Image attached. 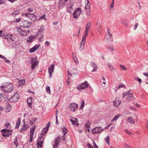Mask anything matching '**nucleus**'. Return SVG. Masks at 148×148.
Instances as JSON below:
<instances>
[{
  "label": "nucleus",
  "instance_id": "obj_24",
  "mask_svg": "<svg viewBox=\"0 0 148 148\" xmlns=\"http://www.w3.org/2000/svg\"><path fill=\"white\" fill-rule=\"evenodd\" d=\"M4 127L7 128H11L12 126L10 124V123L8 121H7L5 123L4 125Z\"/></svg>",
  "mask_w": 148,
  "mask_h": 148
},
{
  "label": "nucleus",
  "instance_id": "obj_29",
  "mask_svg": "<svg viewBox=\"0 0 148 148\" xmlns=\"http://www.w3.org/2000/svg\"><path fill=\"white\" fill-rule=\"evenodd\" d=\"M18 142L16 140H14V141L12 144V147L13 148H16L18 146Z\"/></svg>",
  "mask_w": 148,
  "mask_h": 148
},
{
  "label": "nucleus",
  "instance_id": "obj_17",
  "mask_svg": "<svg viewBox=\"0 0 148 148\" xmlns=\"http://www.w3.org/2000/svg\"><path fill=\"white\" fill-rule=\"evenodd\" d=\"M60 138L58 136L56 137L54 141L55 143L53 145V148H58V144L60 142Z\"/></svg>",
  "mask_w": 148,
  "mask_h": 148
},
{
  "label": "nucleus",
  "instance_id": "obj_44",
  "mask_svg": "<svg viewBox=\"0 0 148 148\" xmlns=\"http://www.w3.org/2000/svg\"><path fill=\"white\" fill-rule=\"evenodd\" d=\"M91 26V23L90 22H88L86 25V28L87 29H90Z\"/></svg>",
  "mask_w": 148,
  "mask_h": 148
},
{
  "label": "nucleus",
  "instance_id": "obj_2",
  "mask_svg": "<svg viewBox=\"0 0 148 148\" xmlns=\"http://www.w3.org/2000/svg\"><path fill=\"white\" fill-rule=\"evenodd\" d=\"M16 31L17 34H19L20 36H27L29 33V30L25 31L21 29L20 27H16Z\"/></svg>",
  "mask_w": 148,
  "mask_h": 148
},
{
  "label": "nucleus",
  "instance_id": "obj_28",
  "mask_svg": "<svg viewBox=\"0 0 148 148\" xmlns=\"http://www.w3.org/2000/svg\"><path fill=\"white\" fill-rule=\"evenodd\" d=\"M48 125L46 126V127H45L42 130V132H43L46 133L48 131V129L50 127V122H49L48 123Z\"/></svg>",
  "mask_w": 148,
  "mask_h": 148
},
{
  "label": "nucleus",
  "instance_id": "obj_30",
  "mask_svg": "<svg viewBox=\"0 0 148 148\" xmlns=\"http://www.w3.org/2000/svg\"><path fill=\"white\" fill-rule=\"evenodd\" d=\"M20 13L19 10H16L14 11L13 13L12 14V15L14 17H15L18 14Z\"/></svg>",
  "mask_w": 148,
  "mask_h": 148
},
{
  "label": "nucleus",
  "instance_id": "obj_60",
  "mask_svg": "<svg viewBox=\"0 0 148 148\" xmlns=\"http://www.w3.org/2000/svg\"><path fill=\"white\" fill-rule=\"evenodd\" d=\"M87 145L88 146V148H93V146L90 145L89 143H88Z\"/></svg>",
  "mask_w": 148,
  "mask_h": 148
},
{
  "label": "nucleus",
  "instance_id": "obj_14",
  "mask_svg": "<svg viewBox=\"0 0 148 148\" xmlns=\"http://www.w3.org/2000/svg\"><path fill=\"white\" fill-rule=\"evenodd\" d=\"M88 84L87 81H85L80 85H79L77 87V88L78 90H80L84 89L87 87L88 86Z\"/></svg>",
  "mask_w": 148,
  "mask_h": 148
},
{
  "label": "nucleus",
  "instance_id": "obj_13",
  "mask_svg": "<svg viewBox=\"0 0 148 148\" xmlns=\"http://www.w3.org/2000/svg\"><path fill=\"white\" fill-rule=\"evenodd\" d=\"M70 121L74 126L77 127L78 126L79 124L77 118L73 117H71Z\"/></svg>",
  "mask_w": 148,
  "mask_h": 148
},
{
  "label": "nucleus",
  "instance_id": "obj_11",
  "mask_svg": "<svg viewBox=\"0 0 148 148\" xmlns=\"http://www.w3.org/2000/svg\"><path fill=\"white\" fill-rule=\"evenodd\" d=\"M82 12V11L81 9L79 8H78L75 10L73 13V18L77 19L81 13Z\"/></svg>",
  "mask_w": 148,
  "mask_h": 148
},
{
  "label": "nucleus",
  "instance_id": "obj_48",
  "mask_svg": "<svg viewBox=\"0 0 148 148\" xmlns=\"http://www.w3.org/2000/svg\"><path fill=\"white\" fill-rule=\"evenodd\" d=\"M21 21V18H19L17 19H15L14 20V22L15 23H18L19 22Z\"/></svg>",
  "mask_w": 148,
  "mask_h": 148
},
{
  "label": "nucleus",
  "instance_id": "obj_40",
  "mask_svg": "<svg viewBox=\"0 0 148 148\" xmlns=\"http://www.w3.org/2000/svg\"><path fill=\"white\" fill-rule=\"evenodd\" d=\"M88 35L84 34L82 37V40L81 41V42H82V43H83V42H85V40L86 38V37Z\"/></svg>",
  "mask_w": 148,
  "mask_h": 148
},
{
  "label": "nucleus",
  "instance_id": "obj_41",
  "mask_svg": "<svg viewBox=\"0 0 148 148\" xmlns=\"http://www.w3.org/2000/svg\"><path fill=\"white\" fill-rule=\"evenodd\" d=\"M88 35L84 34L82 37V40L81 41V42H82V43H83V42H85V40L86 38V37Z\"/></svg>",
  "mask_w": 148,
  "mask_h": 148
},
{
  "label": "nucleus",
  "instance_id": "obj_54",
  "mask_svg": "<svg viewBox=\"0 0 148 148\" xmlns=\"http://www.w3.org/2000/svg\"><path fill=\"white\" fill-rule=\"evenodd\" d=\"M46 90L47 92H50V88L49 86H47L46 88Z\"/></svg>",
  "mask_w": 148,
  "mask_h": 148
},
{
  "label": "nucleus",
  "instance_id": "obj_51",
  "mask_svg": "<svg viewBox=\"0 0 148 148\" xmlns=\"http://www.w3.org/2000/svg\"><path fill=\"white\" fill-rule=\"evenodd\" d=\"M124 146L126 148H132L128 144H125L124 145Z\"/></svg>",
  "mask_w": 148,
  "mask_h": 148
},
{
  "label": "nucleus",
  "instance_id": "obj_3",
  "mask_svg": "<svg viewBox=\"0 0 148 148\" xmlns=\"http://www.w3.org/2000/svg\"><path fill=\"white\" fill-rule=\"evenodd\" d=\"M3 136L5 138L9 137L12 135L13 130L11 129H3L1 131Z\"/></svg>",
  "mask_w": 148,
  "mask_h": 148
},
{
  "label": "nucleus",
  "instance_id": "obj_37",
  "mask_svg": "<svg viewBox=\"0 0 148 148\" xmlns=\"http://www.w3.org/2000/svg\"><path fill=\"white\" fill-rule=\"evenodd\" d=\"M121 116L120 115H117L115 116L113 118V119L111 120L112 122H113L114 121H116L118 118Z\"/></svg>",
  "mask_w": 148,
  "mask_h": 148
},
{
  "label": "nucleus",
  "instance_id": "obj_4",
  "mask_svg": "<svg viewBox=\"0 0 148 148\" xmlns=\"http://www.w3.org/2000/svg\"><path fill=\"white\" fill-rule=\"evenodd\" d=\"M20 98V95L18 93H15L14 95L9 99V101L11 102H14L17 101Z\"/></svg>",
  "mask_w": 148,
  "mask_h": 148
},
{
  "label": "nucleus",
  "instance_id": "obj_39",
  "mask_svg": "<svg viewBox=\"0 0 148 148\" xmlns=\"http://www.w3.org/2000/svg\"><path fill=\"white\" fill-rule=\"evenodd\" d=\"M84 104V100H83L81 102V106L79 107V108L80 109L82 110L83 109Z\"/></svg>",
  "mask_w": 148,
  "mask_h": 148
},
{
  "label": "nucleus",
  "instance_id": "obj_50",
  "mask_svg": "<svg viewBox=\"0 0 148 148\" xmlns=\"http://www.w3.org/2000/svg\"><path fill=\"white\" fill-rule=\"evenodd\" d=\"M42 132L40 134V136L39 138H43V136H44V135L46 134L45 133L43 132Z\"/></svg>",
  "mask_w": 148,
  "mask_h": 148
},
{
  "label": "nucleus",
  "instance_id": "obj_33",
  "mask_svg": "<svg viewBox=\"0 0 148 148\" xmlns=\"http://www.w3.org/2000/svg\"><path fill=\"white\" fill-rule=\"evenodd\" d=\"M67 1L68 0H60L59 1V4L61 5H64Z\"/></svg>",
  "mask_w": 148,
  "mask_h": 148
},
{
  "label": "nucleus",
  "instance_id": "obj_16",
  "mask_svg": "<svg viewBox=\"0 0 148 148\" xmlns=\"http://www.w3.org/2000/svg\"><path fill=\"white\" fill-rule=\"evenodd\" d=\"M44 140V138H39L38 139L37 143V146L38 148H42V144Z\"/></svg>",
  "mask_w": 148,
  "mask_h": 148
},
{
  "label": "nucleus",
  "instance_id": "obj_56",
  "mask_svg": "<svg viewBox=\"0 0 148 148\" xmlns=\"http://www.w3.org/2000/svg\"><path fill=\"white\" fill-rule=\"evenodd\" d=\"M125 132L127 133L128 134H129L130 135H131L132 134V133L130 132L128 130H125Z\"/></svg>",
  "mask_w": 148,
  "mask_h": 148
},
{
  "label": "nucleus",
  "instance_id": "obj_46",
  "mask_svg": "<svg viewBox=\"0 0 148 148\" xmlns=\"http://www.w3.org/2000/svg\"><path fill=\"white\" fill-rule=\"evenodd\" d=\"M87 15L88 16H90L91 13L90 12V9L86 10Z\"/></svg>",
  "mask_w": 148,
  "mask_h": 148
},
{
  "label": "nucleus",
  "instance_id": "obj_12",
  "mask_svg": "<svg viewBox=\"0 0 148 148\" xmlns=\"http://www.w3.org/2000/svg\"><path fill=\"white\" fill-rule=\"evenodd\" d=\"M35 128V126H34L33 127H31L30 129V140L29 141V143H31L33 140L34 133Z\"/></svg>",
  "mask_w": 148,
  "mask_h": 148
},
{
  "label": "nucleus",
  "instance_id": "obj_35",
  "mask_svg": "<svg viewBox=\"0 0 148 148\" xmlns=\"http://www.w3.org/2000/svg\"><path fill=\"white\" fill-rule=\"evenodd\" d=\"M34 38L33 36H31L30 37L28 38L27 40V42L29 43L31 42L34 40Z\"/></svg>",
  "mask_w": 148,
  "mask_h": 148
},
{
  "label": "nucleus",
  "instance_id": "obj_15",
  "mask_svg": "<svg viewBox=\"0 0 148 148\" xmlns=\"http://www.w3.org/2000/svg\"><path fill=\"white\" fill-rule=\"evenodd\" d=\"M78 107L77 104L75 103L70 104L69 106V108L71 111L74 112Z\"/></svg>",
  "mask_w": 148,
  "mask_h": 148
},
{
  "label": "nucleus",
  "instance_id": "obj_38",
  "mask_svg": "<svg viewBox=\"0 0 148 148\" xmlns=\"http://www.w3.org/2000/svg\"><path fill=\"white\" fill-rule=\"evenodd\" d=\"M85 43V42H83V43H82V42H81L80 43V49L81 50H82L84 49V46Z\"/></svg>",
  "mask_w": 148,
  "mask_h": 148
},
{
  "label": "nucleus",
  "instance_id": "obj_27",
  "mask_svg": "<svg viewBox=\"0 0 148 148\" xmlns=\"http://www.w3.org/2000/svg\"><path fill=\"white\" fill-rule=\"evenodd\" d=\"M21 124V118H19L16 122V125L15 126V128L18 129L20 126Z\"/></svg>",
  "mask_w": 148,
  "mask_h": 148
},
{
  "label": "nucleus",
  "instance_id": "obj_1",
  "mask_svg": "<svg viewBox=\"0 0 148 148\" xmlns=\"http://www.w3.org/2000/svg\"><path fill=\"white\" fill-rule=\"evenodd\" d=\"M1 89L5 92H10L14 89L13 84L10 82L3 83L1 86Z\"/></svg>",
  "mask_w": 148,
  "mask_h": 148
},
{
  "label": "nucleus",
  "instance_id": "obj_61",
  "mask_svg": "<svg viewBox=\"0 0 148 148\" xmlns=\"http://www.w3.org/2000/svg\"><path fill=\"white\" fill-rule=\"evenodd\" d=\"M89 32V30H88V29H87L86 28V30L85 31V34L88 35V32Z\"/></svg>",
  "mask_w": 148,
  "mask_h": 148
},
{
  "label": "nucleus",
  "instance_id": "obj_59",
  "mask_svg": "<svg viewBox=\"0 0 148 148\" xmlns=\"http://www.w3.org/2000/svg\"><path fill=\"white\" fill-rule=\"evenodd\" d=\"M77 70L76 69H73V71H72V73H73L75 74L76 73H77Z\"/></svg>",
  "mask_w": 148,
  "mask_h": 148
},
{
  "label": "nucleus",
  "instance_id": "obj_49",
  "mask_svg": "<svg viewBox=\"0 0 148 148\" xmlns=\"http://www.w3.org/2000/svg\"><path fill=\"white\" fill-rule=\"evenodd\" d=\"M108 49L111 51H114V49L113 47L112 46H109L108 47Z\"/></svg>",
  "mask_w": 148,
  "mask_h": 148
},
{
  "label": "nucleus",
  "instance_id": "obj_10",
  "mask_svg": "<svg viewBox=\"0 0 148 148\" xmlns=\"http://www.w3.org/2000/svg\"><path fill=\"white\" fill-rule=\"evenodd\" d=\"M2 37L4 39H7L8 40H10L11 41H14L15 40L14 36L10 34H8L5 35H3Z\"/></svg>",
  "mask_w": 148,
  "mask_h": 148
},
{
  "label": "nucleus",
  "instance_id": "obj_58",
  "mask_svg": "<svg viewBox=\"0 0 148 148\" xmlns=\"http://www.w3.org/2000/svg\"><path fill=\"white\" fill-rule=\"evenodd\" d=\"M121 88H125V86L123 85H120L119 86V87H118V89H120Z\"/></svg>",
  "mask_w": 148,
  "mask_h": 148
},
{
  "label": "nucleus",
  "instance_id": "obj_45",
  "mask_svg": "<svg viewBox=\"0 0 148 148\" xmlns=\"http://www.w3.org/2000/svg\"><path fill=\"white\" fill-rule=\"evenodd\" d=\"M62 131L64 134V135L67 132V130L66 128L65 127L64 128H63L62 129Z\"/></svg>",
  "mask_w": 148,
  "mask_h": 148
},
{
  "label": "nucleus",
  "instance_id": "obj_5",
  "mask_svg": "<svg viewBox=\"0 0 148 148\" xmlns=\"http://www.w3.org/2000/svg\"><path fill=\"white\" fill-rule=\"evenodd\" d=\"M123 96V97L126 99V101L128 102L131 101L133 98V95L132 93H124Z\"/></svg>",
  "mask_w": 148,
  "mask_h": 148
},
{
  "label": "nucleus",
  "instance_id": "obj_52",
  "mask_svg": "<svg viewBox=\"0 0 148 148\" xmlns=\"http://www.w3.org/2000/svg\"><path fill=\"white\" fill-rule=\"evenodd\" d=\"M8 0H0V4H4L6 3Z\"/></svg>",
  "mask_w": 148,
  "mask_h": 148
},
{
  "label": "nucleus",
  "instance_id": "obj_25",
  "mask_svg": "<svg viewBox=\"0 0 148 148\" xmlns=\"http://www.w3.org/2000/svg\"><path fill=\"white\" fill-rule=\"evenodd\" d=\"M32 98L29 97L27 99V102L29 107L31 108L32 107Z\"/></svg>",
  "mask_w": 148,
  "mask_h": 148
},
{
  "label": "nucleus",
  "instance_id": "obj_20",
  "mask_svg": "<svg viewBox=\"0 0 148 148\" xmlns=\"http://www.w3.org/2000/svg\"><path fill=\"white\" fill-rule=\"evenodd\" d=\"M25 80L24 79H23L19 80L18 82L17 83V87H19L25 84Z\"/></svg>",
  "mask_w": 148,
  "mask_h": 148
},
{
  "label": "nucleus",
  "instance_id": "obj_47",
  "mask_svg": "<svg viewBox=\"0 0 148 148\" xmlns=\"http://www.w3.org/2000/svg\"><path fill=\"white\" fill-rule=\"evenodd\" d=\"M46 15H45L44 14V15L42 16H41L40 17V18L38 19V20H39L40 19H44L45 20H46Z\"/></svg>",
  "mask_w": 148,
  "mask_h": 148
},
{
  "label": "nucleus",
  "instance_id": "obj_53",
  "mask_svg": "<svg viewBox=\"0 0 148 148\" xmlns=\"http://www.w3.org/2000/svg\"><path fill=\"white\" fill-rule=\"evenodd\" d=\"M120 68H121V69H123V70H126V68L125 67V66H122L121 65H120Z\"/></svg>",
  "mask_w": 148,
  "mask_h": 148
},
{
  "label": "nucleus",
  "instance_id": "obj_21",
  "mask_svg": "<svg viewBox=\"0 0 148 148\" xmlns=\"http://www.w3.org/2000/svg\"><path fill=\"white\" fill-rule=\"evenodd\" d=\"M126 121L128 123L134 124L135 121L132 116L127 117L126 119Z\"/></svg>",
  "mask_w": 148,
  "mask_h": 148
},
{
  "label": "nucleus",
  "instance_id": "obj_43",
  "mask_svg": "<svg viewBox=\"0 0 148 148\" xmlns=\"http://www.w3.org/2000/svg\"><path fill=\"white\" fill-rule=\"evenodd\" d=\"M105 141L109 145V136H108L106 137L105 138Z\"/></svg>",
  "mask_w": 148,
  "mask_h": 148
},
{
  "label": "nucleus",
  "instance_id": "obj_55",
  "mask_svg": "<svg viewBox=\"0 0 148 148\" xmlns=\"http://www.w3.org/2000/svg\"><path fill=\"white\" fill-rule=\"evenodd\" d=\"M44 30V28L43 26H42L41 28L40 29L39 31L38 32V33L40 32H42Z\"/></svg>",
  "mask_w": 148,
  "mask_h": 148
},
{
  "label": "nucleus",
  "instance_id": "obj_9",
  "mask_svg": "<svg viewBox=\"0 0 148 148\" xmlns=\"http://www.w3.org/2000/svg\"><path fill=\"white\" fill-rule=\"evenodd\" d=\"M31 62H32V70H33L36 66L38 64V60H37L36 57L32 58H31Z\"/></svg>",
  "mask_w": 148,
  "mask_h": 148
},
{
  "label": "nucleus",
  "instance_id": "obj_34",
  "mask_svg": "<svg viewBox=\"0 0 148 148\" xmlns=\"http://www.w3.org/2000/svg\"><path fill=\"white\" fill-rule=\"evenodd\" d=\"M92 67H94L93 69L92 70V71L94 72L96 71L97 68V65L94 63H93L92 64Z\"/></svg>",
  "mask_w": 148,
  "mask_h": 148
},
{
  "label": "nucleus",
  "instance_id": "obj_8",
  "mask_svg": "<svg viewBox=\"0 0 148 148\" xmlns=\"http://www.w3.org/2000/svg\"><path fill=\"white\" fill-rule=\"evenodd\" d=\"M104 130L100 127H95L92 130V132L94 134H98L101 133Z\"/></svg>",
  "mask_w": 148,
  "mask_h": 148
},
{
  "label": "nucleus",
  "instance_id": "obj_23",
  "mask_svg": "<svg viewBox=\"0 0 148 148\" xmlns=\"http://www.w3.org/2000/svg\"><path fill=\"white\" fill-rule=\"evenodd\" d=\"M39 45H36L32 48L29 49V52L30 53H32L36 51L39 47Z\"/></svg>",
  "mask_w": 148,
  "mask_h": 148
},
{
  "label": "nucleus",
  "instance_id": "obj_57",
  "mask_svg": "<svg viewBox=\"0 0 148 148\" xmlns=\"http://www.w3.org/2000/svg\"><path fill=\"white\" fill-rule=\"evenodd\" d=\"M134 104V106L137 108H140V105L138 104V103H133Z\"/></svg>",
  "mask_w": 148,
  "mask_h": 148
},
{
  "label": "nucleus",
  "instance_id": "obj_32",
  "mask_svg": "<svg viewBox=\"0 0 148 148\" xmlns=\"http://www.w3.org/2000/svg\"><path fill=\"white\" fill-rule=\"evenodd\" d=\"M11 107L9 103H7L6 104V110L8 112H9L11 110Z\"/></svg>",
  "mask_w": 148,
  "mask_h": 148
},
{
  "label": "nucleus",
  "instance_id": "obj_62",
  "mask_svg": "<svg viewBox=\"0 0 148 148\" xmlns=\"http://www.w3.org/2000/svg\"><path fill=\"white\" fill-rule=\"evenodd\" d=\"M133 111H135L136 110V108L134 107L130 106L129 107Z\"/></svg>",
  "mask_w": 148,
  "mask_h": 148
},
{
  "label": "nucleus",
  "instance_id": "obj_18",
  "mask_svg": "<svg viewBox=\"0 0 148 148\" xmlns=\"http://www.w3.org/2000/svg\"><path fill=\"white\" fill-rule=\"evenodd\" d=\"M67 12L69 13L72 12L73 10V5L71 3H70L67 4Z\"/></svg>",
  "mask_w": 148,
  "mask_h": 148
},
{
  "label": "nucleus",
  "instance_id": "obj_7",
  "mask_svg": "<svg viewBox=\"0 0 148 148\" xmlns=\"http://www.w3.org/2000/svg\"><path fill=\"white\" fill-rule=\"evenodd\" d=\"M25 16L27 17H29L32 21H35L37 19V16L33 13H26L25 14Z\"/></svg>",
  "mask_w": 148,
  "mask_h": 148
},
{
  "label": "nucleus",
  "instance_id": "obj_19",
  "mask_svg": "<svg viewBox=\"0 0 148 148\" xmlns=\"http://www.w3.org/2000/svg\"><path fill=\"white\" fill-rule=\"evenodd\" d=\"M121 101L119 98H116L114 101V106L117 107L121 103Z\"/></svg>",
  "mask_w": 148,
  "mask_h": 148
},
{
  "label": "nucleus",
  "instance_id": "obj_63",
  "mask_svg": "<svg viewBox=\"0 0 148 148\" xmlns=\"http://www.w3.org/2000/svg\"><path fill=\"white\" fill-rule=\"evenodd\" d=\"M37 120V118H33L32 119V121L34 123Z\"/></svg>",
  "mask_w": 148,
  "mask_h": 148
},
{
  "label": "nucleus",
  "instance_id": "obj_22",
  "mask_svg": "<svg viewBox=\"0 0 148 148\" xmlns=\"http://www.w3.org/2000/svg\"><path fill=\"white\" fill-rule=\"evenodd\" d=\"M54 64H53L49 67L48 71L50 75V77H51L52 76V73L54 71Z\"/></svg>",
  "mask_w": 148,
  "mask_h": 148
},
{
  "label": "nucleus",
  "instance_id": "obj_6",
  "mask_svg": "<svg viewBox=\"0 0 148 148\" xmlns=\"http://www.w3.org/2000/svg\"><path fill=\"white\" fill-rule=\"evenodd\" d=\"M21 26L24 27H28L31 24V22L27 20H24L22 21L20 23Z\"/></svg>",
  "mask_w": 148,
  "mask_h": 148
},
{
  "label": "nucleus",
  "instance_id": "obj_31",
  "mask_svg": "<svg viewBox=\"0 0 148 148\" xmlns=\"http://www.w3.org/2000/svg\"><path fill=\"white\" fill-rule=\"evenodd\" d=\"M87 3L85 7V10L90 9V3H89L88 0H86Z\"/></svg>",
  "mask_w": 148,
  "mask_h": 148
},
{
  "label": "nucleus",
  "instance_id": "obj_42",
  "mask_svg": "<svg viewBox=\"0 0 148 148\" xmlns=\"http://www.w3.org/2000/svg\"><path fill=\"white\" fill-rule=\"evenodd\" d=\"M121 21L125 25L126 27H127L128 26V25L125 19H122L121 20Z\"/></svg>",
  "mask_w": 148,
  "mask_h": 148
},
{
  "label": "nucleus",
  "instance_id": "obj_64",
  "mask_svg": "<svg viewBox=\"0 0 148 148\" xmlns=\"http://www.w3.org/2000/svg\"><path fill=\"white\" fill-rule=\"evenodd\" d=\"M145 127L148 130V122H147L146 123Z\"/></svg>",
  "mask_w": 148,
  "mask_h": 148
},
{
  "label": "nucleus",
  "instance_id": "obj_26",
  "mask_svg": "<svg viewBox=\"0 0 148 148\" xmlns=\"http://www.w3.org/2000/svg\"><path fill=\"white\" fill-rule=\"evenodd\" d=\"M29 126L28 125H26L25 123L24 124L22 127L20 129V132H22L23 131L26 130L28 128Z\"/></svg>",
  "mask_w": 148,
  "mask_h": 148
},
{
  "label": "nucleus",
  "instance_id": "obj_36",
  "mask_svg": "<svg viewBox=\"0 0 148 148\" xmlns=\"http://www.w3.org/2000/svg\"><path fill=\"white\" fill-rule=\"evenodd\" d=\"M74 54L73 53V57L74 59V62L78 64V59L75 56H74Z\"/></svg>",
  "mask_w": 148,
  "mask_h": 148
}]
</instances>
